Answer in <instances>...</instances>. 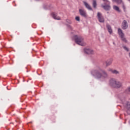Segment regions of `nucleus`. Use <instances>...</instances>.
I'll return each mask as SVG.
<instances>
[{"mask_svg": "<svg viewBox=\"0 0 130 130\" xmlns=\"http://www.w3.org/2000/svg\"><path fill=\"white\" fill-rule=\"evenodd\" d=\"M16 122H17V120H16Z\"/></svg>", "mask_w": 130, "mask_h": 130, "instance_id": "obj_24", "label": "nucleus"}, {"mask_svg": "<svg viewBox=\"0 0 130 130\" xmlns=\"http://www.w3.org/2000/svg\"><path fill=\"white\" fill-rule=\"evenodd\" d=\"M74 39L77 44L81 45V46H85V45H86V43L84 42L83 37L79 36H75Z\"/></svg>", "mask_w": 130, "mask_h": 130, "instance_id": "obj_3", "label": "nucleus"}, {"mask_svg": "<svg viewBox=\"0 0 130 130\" xmlns=\"http://www.w3.org/2000/svg\"><path fill=\"white\" fill-rule=\"evenodd\" d=\"M79 13L82 17H84V18H86L87 17V13H86V11H84L83 9H80L79 10Z\"/></svg>", "mask_w": 130, "mask_h": 130, "instance_id": "obj_9", "label": "nucleus"}, {"mask_svg": "<svg viewBox=\"0 0 130 130\" xmlns=\"http://www.w3.org/2000/svg\"><path fill=\"white\" fill-rule=\"evenodd\" d=\"M106 26L109 33H110V34H111L112 33V29L111 28V26H110V25L108 24H107Z\"/></svg>", "mask_w": 130, "mask_h": 130, "instance_id": "obj_11", "label": "nucleus"}, {"mask_svg": "<svg viewBox=\"0 0 130 130\" xmlns=\"http://www.w3.org/2000/svg\"><path fill=\"white\" fill-rule=\"evenodd\" d=\"M127 27H128V25H127V22L126 20H123L122 23V29L125 30V29H127Z\"/></svg>", "mask_w": 130, "mask_h": 130, "instance_id": "obj_8", "label": "nucleus"}, {"mask_svg": "<svg viewBox=\"0 0 130 130\" xmlns=\"http://www.w3.org/2000/svg\"><path fill=\"white\" fill-rule=\"evenodd\" d=\"M114 10H115V11H117V12H118L119 13L120 12V10H119V8L116 6H113Z\"/></svg>", "mask_w": 130, "mask_h": 130, "instance_id": "obj_16", "label": "nucleus"}, {"mask_svg": "<svg viewBox=\"0 0 130 130\" xmlns=\"http://www.w3.org/2000/svg\"><path fill=\"white\" fill-rule=\"evenodd\" d=\"M103 1L106 2V4H107L108 5L104 6L103 5H102L101 7H102L103 9H104L105 11H109V10H110L111 9L110 6H109L110 3L107 0H103Z\"/></svg>", "mask_w": 130, "mask_h": 130, "instance_id": "obj_5", "label": "nucleus"}, {"mask_svg": "<svg viewBox=\"0 0 130 130\" xmlns=\"http://www.w3.org/2000/svg\"><path fill=\"white\" fill-rule=\"evenodd\" d=\"M129 1H130V0H128Z\"/></svg>", "mask_w": 130, "mask_h": 130, "instance_id": "obj_25", "label": "nucleus"}, {"mask_svg": "<svg viewBox=\"0 0 130 130\" xmlns=\"http://www.w3.org/2000/svg\"><path fill=\"white\" fill-rule=\"evenodd\" d=\"M92 6L94 9H96V8L97 7V3L96 2V1L95 0L93 1Z\"/></svg>", "mask_w": 130, "mask_h": 130, "instance_id": "obj_15", "label": "nucleus"}, {"mask_svg": "<svg viewBox=\"0 0 130 130\" xmlns=\"http://www.w3.org/2000/svg\"><path fill=\"white\" fill-rule=\"evenodd\" d=\"M105 5H106V3H105Z\"/></svg>", "mask_w": 130, "mask_h": 130, "instance_id": "obj_23", "label": "nucleus"}, {"mask_svg": "<svg viewBox=\"0 0 130 130\" xmlns=\"http://www.w3.org/2000/svg\"><path fill=\"white\" fill-rule=\"evenodd\" d=\"M123 48L124 49H125V50H126V51H128L129 49L127 48V47H126V46H123Z\"/></svg>", "mask_w": 130, "mask_h": 130, "instance_id": "obj_20", "label": "nucleus"}, {"mask_svg": "<svg viewBox=\"0 0 130 130\" xmlns=\"http://www.w3.org/2000/svg\"><path fill=\"white\" fill-rule=\"evenodd\" d=\"M126 106L127 108H130V102H127L126 104Z\"/></svg>", "mask_w": 130, "mask_h": 130, "instance_id": "obj_19", "label": "nucleus"}, {"mask_svg": "<svg viewBox=\"0 0 130 130\" xmlns=\"http://www.w3.org/2000/svg\"><path fill=\"white\" fill-rule=\"evenodd\" d=\"M112 1L113 2H116V3H117L118 4H120L122 2L121 0H112Z\"/></svg>", "mask_w": 130, "mask_h": 130, "instance_id": "obj_18", "label": "nucleus"}, {"mask_svg": "<svg viewBox=\"0 0 130 130\" xmlns=\"http://www.w3.org/2000/svg\"><path fill=\"white\" fill-rule=\"evenodd\" d=\"M112 61H113V59H110L108 60L106 62L107 67H108V66H110V64H111L112 63Z\"/></svg>", "mask_w": 130, "mask_h": 130, "instance_id": "obj_12", "label": "nucleus"}, {"mask_svg": "<svg viewBox=\"0 0 130 130\" xmlns=\"http://www.w3.org/2000/svg\"><path fill=\"white\" fill-rule=\"evenodd\" d=\"M122 8L123 9V10L124 12H125V6H124V5L122 4Z\"/></svg>", "mask_w": 130, "mask_h": 130, "instance_id": "obj_22", "label": "nucleus"}, {"mask_svg": "<svg viewBox=\"0 0 130 130\" xmlns=\"http://www.w3.org/2000/svg\"><path fill=\"white\" fill-rule=\"evenodd\" d=\"M126 93H127V94H130V87H128L125 91Z\"/></svg>", "mask_w": 130, "mask_h": 130, "instance_id": "obj_17", "label": "nucleus"}, {"mask_svg": "<svg viewBox=\"0 0 130 130\" xmlns=\"http://www.w3.org/2000/svg\"><path fill=\"white\" fill-rule=\"evenodd\" d=\"M52 16L53 18L55 19V20H60V17L59 16H57V14L55 13H52Z\"/></svg>", "mask_w": 130, "mask_h": 130, "instance_id": "obj_10", "label": "nucleus"}, {"mask_svg": "<svg viewBox=\"0 0 130 130\" xmlns=\"http://www.w3.org/2000/svg\"><path fill=\"white\" fill-rule=\"evenodd\" d=\"M118 33L119 36L121 37V40H122V41H124V42H126V40L124 37V34H123V32H122V30H121V29L120 28H118Z\"/></svg>", "mask_w": 130, "mask_h": 130, "instance_id": "obj_4", "label": "nucleus"}, {"mask_svg": "<svg viewBox=\"0 0 130 130\" xmlns=\"http://www.w3.org/2000/svg\"><path fill=\"white\" fill-rule=\"evenodd\" d=\"M97 16L100 23H104V18L102 16V14L101 13L98 12Z\"/></svg>", "mask_w": 130, "mask_h": 130, "instance_id": "obj_6", "label": "nucleus"}, {"mask_svg": "<svg viewBox=\"0 0 130 130\" xmlns=\"http://www.w3.org/2000/svg\"><path fill=\"white\" fill-rule=\"evenodd\" d=\"M91 74L96 79H107L108 74L105 71L102 70L100 67H98L91 72Z\"/></svg>", "mask_w": 130, "mask_h": 130, "instance_id": "obj_1", "label": "nucleus"}, {"mask_svg": "<svg viewBox=\"0 0 130 130\" xmlns=\"http://www.w3.org/2000/svg\"><path fill=\"white\" fill-rule=\"evenodd\" d=\"M75 19L76 20V21H80V17L79 16H77L75 18Z\"/></svg>", "mask_w": 130, "mask_h": 130, "instance_id": "obj_21", "label": "nucleus"}, {"mask_svg": "<svg viewBox=\"0 0 130 130\" xmlns=\"http://www.w3.org/2000/svg\"><path fill=\"white\" fill-rule=\"evenodd\" d=\"M110 86L112 87L113 88H121L122 84L120 83V82L116 80L115 79H111L110 80Z\"/></svg>", "mask_w": 130, "mask_h": 130, "instance_id": "obj_2", "label": "nucleus"}, {"mask_svg": "<svg viewBox=\"0 0 130 130\" xmlns=\"http://www.w3.org/2000/svg\"><path fill=\"white\" fill-rule=\"evenodd\" d=\"M84 51L87 54H94V51L90 48H85L84 49Z\"/></svg>", "mask_w": 130, "mask_h": 130, "instance_id": "obj_7", "label": "nucleus"}, {"mask_svg": "<svg viewBox=\"0 0 130 130\" xmlns=\"http://www.w3.org/2000/svg\"><path fill=\"white\" fill-rule=\"evenodd\" d=\"M108 71L109 72H111L112 74H115V75H117V74H119V72L116 70H113L112 69H109Z\"/></svg>", "mask_w": 130, "mask_h": 130, "instance_id": "obj_14", "label": "nucleus"}, {"mask_svg": "<svg viewBox=\"0 0 130 130\" xmlns=\"http://www.w3.org/2000/svg\"><path fill=\"white\" fill-rule=\"evenodd\" d=\"M84 5L85 6L86 8L88 9V10H89L90 11H92V8H91V6L87 3V2H84Z\"/></svg>", "mask_w": 130, "mask_h": 130, "instance_id": "obj_13", "label": "nucleus"}]
</instances>
